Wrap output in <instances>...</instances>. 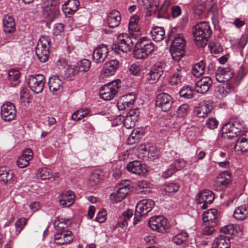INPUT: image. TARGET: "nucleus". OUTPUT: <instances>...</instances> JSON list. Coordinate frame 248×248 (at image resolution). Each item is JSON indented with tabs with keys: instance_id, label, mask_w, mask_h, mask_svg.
<instances>
[{
	"instance_id": "obj_1",
	"label": "nucleus",
	"mask_w": 248,
	"mask_h": 248,
	"mask_svg": "<svg viewBox=\"0 0 248 248\" xmlns=\"http://www.w3.org/2000/svg\"><path fill=\"white\" fill-rule=\"evenodd\" d=\"M168 39L172 41L170 48L172 58L175 61L179 62L184 54L186 41L184 35L178 32L177 29L174 27L169 33Z\"/></svg>"
},
{
	"instance_id": "obj_2",
	"label": "nucleus",
	"mask_w": 248,
	"mask_h": 248,
	"mask_svg": "<svg viewBox=\"0 0 248 248\" xmlns=\"http://www.w3.org/2000/svg\"><path fill=\"white\" fill-rule=\"evenodd\" d=\"M155 46L150 39L145 37L140 38L135 45L134 57L137 59H145L152 55Z\"/></svg>"
},
{
	"instance_id": "obj_3",
	"label": "nucleus",
	"mask_w": 248,
	"mask_h": 248,
	"mask_svg": "<svg viewBox=\"0 0 248 248\" xmlns=\"http://www.w3.org/2000/svg\"><path fill=\"white\" fill-rule=\"evenodd\" d=\"M212 33L209 23L207 22H201L194 27L193 35L196 45L199 47L205 46Z\"/></svg>"
},
{
	"instance_id": "obj_4",
	"label": "nucleus",
	"mask_w": 248,
	"mask_h": 248,
	"mask_svg": "<svg viewBox=\"0 0 248 248\" xmlns=\"http://www.w3.org/2000/svg\"><path fill=\"white\" fill-rule=\"evenodd\" d=\"M243 126L244 122L240 119H232L223 126L222 136L225 139H232L240 133Z\"/></svg>"
},
{
	"instance_id": "obj_5",
	"label": "nucleus",
	"mask_w": 248,
	"mask_h": 248,
	"mask_svg": "<svg viewBox=\"0 0 248 248\" xmlns=\"http://www.w3.org/2000/svg\"><path fill=\"white\" fill-rule=\"evenodd\" d=\"M155 204L154 201L152 199H143L139 202L136 206L133 224H138L140 221L142 217L146 216L152 210Z\"/></svg>"
},
{
	"instance_id": "obj_6",
	"label": "nucleus",
	"mask_w": 248,
	"mask_h": 248,
	"mask_svg": "<svg viewBox=\"0 0 248 248\" xmlns=\"http://www.w3.org/2000/svg\"><path fill=\"white\" fill-rule=\"evenodd\" d=\"M50 45L49 38L47 36H41L35 48L36 54L41 62H45L48 60Z\"/></svg>"
},
{
	"instance_id": "obj_7",
	"label": "nucleus",
	"mask_w": 248,
	"mask_h": 248,
	"mask_svg": "<svg viewBox=\"0 0 248 248\" xmlns=\"http://www.w3.org/2000/svg\"><path fill=\"white\" fill-rule=\"evenodd\" d=\"M132 47V41L129 35L126 33H120L117 36V42L113 44L112 49L127 53L131 51Z\"/></svg>"
},
{
	"instance_id": "obj_8",
	"label": "nucleus",
	"mask_w": 248,
	"mask_h": 248,
	"mask_svg": "<svg viewBox=\"0 0 248 248\" xmlns=\"http://www.w3.org/2000/svg\"><path fill=\"white\" fill-rule=\"evenodd\" d=\"M45 78L42 74L30 75L27 78V84L31 90L36 93H41L44 88Z\"/></svg>"
},
{
	"instance_id": "obj_9",
	"label": "nucleus",
	"mask_w": 248,
	"mask_h": 248,
	"mask_svg": "<svg viewBox=\"0 0 248 248\" xmlns=\"http://www.w3.org/2000/svg\"><path fill=\"white\" fill-rule=\"evenodd\" d=\"M120 80H113L105 84L100 91V96L105 100H110L114 98L117 93Z\"/></svg>"
},
{
	"instance_id": "obj_10",
	"label": "nucleus",
	"mask_w": 248,
	"mask_h": 248,
	"mask_svg": "<svg viewBox=\"0 0 248 248\" xmlns=\"http://www.w3.org/2000/svg\"><path fill=\"white\" fill-rule=\"evenodd\" d=\"M148 225L153 230L161 233L166 232L169 226L167 219L161 216L151 217L148 221Z\"/></svg>"
},
{
	"instance_id": "obj_11",
	"label": "nucleus",
	"mask_w": 248,
	"mask_h": 248,
	"mask_svg": "<svg viewBox=\"0 0 248 248\" xmlns=\"http://www.w3.org/2000/svg\"><path fill=\"white\" fill-rule=\"evenodd\" d=\"M130 182L125 180L119 184V187L116 193L111 194V200L118 202L124 199L129 191Z\"/></svg>"
},
{
	"instance_id": "obj_12",
	"label": "nucleus",
	"mask_w": 248,
	"mask_h": 248,
	"mask_svg": "<svg viewBox=\"0 0 248 248\" xmlns=\"http://www.w3.org/2000/svg\"><path fill=\"white\" fill-rule=\"evenodd\" d=\"M172 98L167 93L158 94L156 98L155 105L163 111H169L172 104Z\"/></svg>"
},
{
	"instance_id": "obj_13",
	"label": "nucleus",
	"mask_w": 248,
	"mask_h": 248,
	"mask_svg": "<svg viewBox=\"0 0 248 248\" xmlns=\"http://www.w3.org/2000/svg\"><path fill=\"white\" fill-rule=\"evenodd\" d=\"M215 199L214 193L209 190H204L198 193L197 200L199 204H202L201 208L205 209Z\"/></svg>"
},
{
	"instance_id": "obj_14",
	"label": "nucleus",
	"mask_w": 248,
	"mask_h": 248,
	"mask_svg": "<svg viewBox=\"0 0 248 248\" xmlns=\"http://www.w3.org/2000/svg\"><path fill=\"white\" fill-rule=\"evenodd\" d=\"M126 168L129 172L140 176H144L147 172L145 167L138 160L129 162Z\"/></svg>"
},
{
	"instance_id": "obj_15",
	"label": "nucleus",
	"mask_w": 248,
	"mask_h": 248,
	"mask_svg": "<svg viewBox=\"0 0 248 248\" xmlns=\"http://www.w3.org/2000/svg\"><path fill=\"white\" fill-rule=\"evenodd\" d=\"M108 54V49L106 45L102 44L97 46L93 53V60L97 63L103 62Z\"/></svg>"
},
{
	"instance_id": "obj_16",
	"label": "nucleus",
	"mask_w": 248,
	"mask_h": 248,
	"mask_svg": "<svg viewBox=\"0 0 248 248\" xmlns=\"http://www.w3.org/2000/svg\"><path fill=\"white\" fill-rule=\"evenodd\" d=\"M185 68L178 66L170 77L169 83L171 86L181 85L186 79Z\"/></svg>"
},
{
	"instance_id": "obj_17",
	"label": "nucleus",
	"mask_w": 248,
	"mask_h": 248,
	"mask_svg": "<svg viewBox=\"0 0 248 248\" xmlns=\"http://www.w3.org/2000/svg\"><path fill=\"white\" fill-rule=\"evenodd\" d=\"M2 118L5 121H10L15 119L16 115V110L14 105L7 102L2 105L1 109Z\"/></svg>"
},
{
	"instance_id": "obj_18",
	"label": "nucleus",
	"mask_w": 248,
	"mask_h": 248,
	"mask_svg": "<svg viewBox=\"0 0 248 248\" xmlns=\"http://www.w3.org/2000/svg\"><path fill=\"white\" fill-rule=\"evenodd\" d=\"M140 115L138 108L130 110L124 120V125L127 129H130L135 126L136 122L138 121Z\"/></svg>"
},
{
	"instance_id": "obj_19",
	"label": "nucleus",
	"mask_w": 248,
	"mask_h": 248,
	"mask_svg": "<svg viewBox=\"0 0 248 248\" xmlns=\"http://www.w3.org/2000/svg\"><path fill=\"white\" fill-rule=\"evenodd\" d=\"M119 66V62L115 59L106 62L102 69L101 75H104V77H108L114 75Z\"/></svg>"
},
{
	"instance_id": "obj_20",
	"label": "nucleus",
	"mask_w": 248,
	"mask_h": 248,
	"mask_svg": "<svg viewBox=\"0 0 248 248\" xmlns=\"http://www.w3.org/2000/svg\"><path fill=\"white\" fill-rule=\"evenodd\" d=\"M63 81L57 76H52L48 80L49 90L53 94H57L63 89Z\"/></svg>"
},
{
	"instance_id": "obj_21",
	"label": "nucleus",
	"mask_w": 248,
	"mask_h": 248,
	"mask_svg": "<svg viewBox=\"0 0 248 248\" xmlns=\"http://www.w3.org/2000/svg\"><path fill=\"white\" fill-rule=\"evenodd\" d=\"M212 85V80L209 77H204L196 83V90L201 93L207 92Z\"/></svg>"
},
{
	"instance_id": "obj_22",
	"label": "nucleus",
	"mask_w": 248,
	"mask_h": 248,
	"mask_svg": "<svg viewBox=\"0 0 248 248\" xmlns=\"http://www.w3.org/2000/svg\"><path fill=\"white\" fill-rule=\"evenodd\" d=\"M75 196L73 191L68 190L63 192L59 197V203L63 207L72 205L75 202Z\"/></svg>"
},
{
	"instance_id": "obj_23",
	"label": "nucleus",
	"mask_w": 248,
	"mask_h": 248,
	"mask_svg": "<svg viewBox=\"0 0 248 248\" xmlns=\"http://www.w3.org/2000/svg\"><path fill=\"white\" fill-rule=\"evenodd\" d=\"M73 240L72 232L70 231L56 233L54 236V241L59 245H64L70 243Z\"/></svg>"
},
{
	"instance_id": "obj_24",
	"label": "nucleus",
	"mask_w": 248,
	"mask_h": 248,
	"mask_svg": "<svg viewBox=\"0 0 248 248\" xmlns=\"http://www.w3.org/2000/svg\"><path fill=\"white\" fill-rule=\"evenodd\" d=\"M43 16L48 18L46 23H50L55 18H57L60 14V11L57 6L43 7Z\"/></svg>"
},
{
	"instance_id": "obj_25",
	"label": "nucleus",
	"mask_w": 248,
	"mask_h": 248,
	"mask_svg": "<svg viewBox=\"0 0 248 248\" xmlns=\"http://www.w3.org/2000/svg\"><path fill=\"white\" fill-rule=\"evenodd\" d=\"M212 108V105L204 101L201 103L200 106L195 108L194 113L198 117L203 118L207 116Z\"/></svg>"
},
{
	"instance_id": "obj_26",
	"label": "nucleus",
	"mask_w": 248,
	"mask_h": 248,
	"mask_svg": "<svg viewBox=\"0 0 248 248\" xmlns=\"http://www.w3.org/2000/svg\"><path fill=\"white\" fill-rule=\"evenodd\" d=\"M121 17L120 13L117 10L112 11L108 16L107 23L110 28H114L119 26Z\"/></svg>"
},
{
	"instance_id": "obj_27",
	"label": "nucleus",
	"mask_w": 248,
	"mask_h": 248,
	"mask_svg": "<svg viewBox=\"0 0 248 248\" xmlns=\"http://www.w3.org/2000/svg\"><path fill=\"white\" fill-rule=\"evenodd\" d=\"M79 5L78 0H69L62 5V9L66 15H72L78 9Z\"/></svg>"
},
{
	"instance_id": "obj_28",
	"label": "nucleus",
	"mask_w": 248,
	"mask_h": 248,
	"mask_svg": "<svg viewBox=\"0 0 248 248\" xmlns=\"http://www.w3.org/2000/svg\"><path fill=\"white\" fill-rule=\"evenodd\" d=\"M3 27L5 33L14 32L16 31V25L13 17L9 15H5L3 20Z\"/></svg>"
},
{
	"instance_id": "obj_29",
	"label": "nucleus",
	"mask_w": 248,
	"mask_h": 248,
	"mask_svg": "<svg viewBox=\"0 0 248 248\" xmlns=\"http://www.w3.org/2000/svg\"><path fill=\"white\" fill-rule=\"evenodd\" d=\"M231 182V176L228 171H223L217 177V183L222 188L226 187Z\"/></svg>"
},
{
	"instance_id": "obj_30",
	"label": "nucleus",
	"mask_w": 248,
	"mask_h": 248,
	"mask_svg": "<svg viewBox=\"0 0 248 248\" xmlns=\"http://www.w3.org/2000/svg\"><path fill=\"white\" fill-rule=\"evenodd\" d=\"M233 217L237 220H243L248 217V204L236 208L233 214Z\"/></svg>"
},
{
	"instance_id": "obj_31",
	"label": "nucleus",
	"mask_w": 248,
	"mask_h": 248,
	"mask_svg": "<svg viewBox=\"0 0 248 248\" xmlns=\"http://www.w3.org/2000/svg\"><path fill=\"white\" fill-rule=\"evenodd\" d=\"M230 240L224 235L221 234L214 240L213 248H230Z\"/></svg>"
},
{
	"instance_id": "obj_32",
	"label": "nucleus",
	"mask_w": 248,
	"mask_h": 248,
	"mask_svg": "<svg viewBox=\"0 0 248 248\" xmlns=\"http://www.w3.org/2000/svg\"><path fill=\"white\" fill-rule=\"evenodd\" d=\"M152 185L145 180L138 181L137 183L136 189L139 193L148 194L152 189Z\"/></svg>"
},
{
	"instance_id": "obj_33",
	"label": "nucleus",
	"mask_w": 248,
	"mask_h": 248,
	"mask_svg": "<svg viewBox=\"0 0 248 248\" xmlns=\"http://www.w3.org/2000/svg\"><path fill=\"white\" fill-rule=\"evenodd\" d=\"M217 215L218 213L217 209H212L203 214L202 220L204 223H215Z\"/></svg>"
},
{
	"instance_id": "obj_34",
	"label": "nucleus",
	"mask_w": 248,
	"mask_h": 248,
	"mask_svg": "<svg viewBox=\"0 0 248 248\" xmlns=\"http://www.w3.org/2000/svg\"><path fill=\"white\" fill-rule=\"evenodd\" d=\"M152 39L156 42H159L163 40L165 36V31L162 27H155L151 31Z\"/></svg>"
},
{
	"instance_id": "obj_35",
	"label": "nucleus",
	"mask_w": 248,
	"mask_h": 248,
	"mask_svg": "<svg viewBox=\"0 0 248 248\" xmlns=\"http://www.w3.org/2000/svg\"><path fill=\"white\" fill-rule=\"evenodd\" d=\"M14 174L13 172L5 167L0 168V181L4 183H10L12 181Z\"/></svg>"
},
{
	"instance_id": "obj_36",
	"label": "nucleus",
	"mask_w": 248,
	"mask_h": 248,
	"mask_svg": "<svg viewBox=\"0 0 248 248\" xmlns=\"http://www.w3.org/2000/svg\"><path fill=\"white\" fill-rule=\"evenodd\" d=\"M139 20V16L137 15H135L130 17L128 24V30L130 34H132L134 32L139 31L140 28L138 25Z\"/></svg>"
},
{
	"instance_id": "obj_37",
	"label": "nucleus",
	"mask_w": 248,
	"mask_h": 248,
	"mask_svg": "<svg viewBox=\"0 0 248 248\" xmlns=\"http://www.w3.org/2000/svg\"><path fill=\"white\" fill-rule=\"evenodd\" d=\"M205 68V63L203 61H201L194 65L192 69V74L195 77L198 78L204 73Z\"/></svg>"
},
{
	"instance_id": "obj_38",
	"label": "nucleus",
	"mask_w": 248,
	"mask_h": 248,
	"mask_svg": "<svg viewBox=\"0 0 248 248\" xmlns=\"http://www.w3.org/2000/svg\"><path fill=\"white\" fill-rule=\"evenodd\" d=\"M179 188V186L175 183L166 184L162 186L161 191L163 193H173L177 192Z\"/></svg>"
},
{
	"instance_id": "obj_39",
	"label": "nucleus",
	"mask_w": 248,
	"mask_h": 248,
	"mask_svg": "<svg viewBox=\"0 0 248 248\" xmlns=\"http://www.w3.org/2000/svg\"><path fill=\"white\" fill-rule=\"evenodd\" d=\"M20 73L19 71L15 69H11L8 73V79L13 85H16L19 83V79Z\"/></svg>"
},
{
	"instance_id": "obj_40",
	"label": "nucleus",
	"mask_w": 248,
	"mask_h": 248,
	"mask_svg": "<svg viewBox=\"0 0 248 248\" xmlns=\"http://www.w3.org/2000/svg\"><path fill=\"white\" fill-rule=\"evenodd\" d=\"M234 149L236 151L247 152L248 151V141L239 137L236 141Z\"/></svg>"
},
{
	"instance_id": "obj_41",
	"label": "nucleus",
	"mask_w": 248,
	"mask_h": 248,
	"mask_svg": "<svg viewBox=\"0 0 248 248\" xmlns=\"http://www.w3.org/2000/svg\"><path fill=\"white\" fill-rule=\"evenodd\" d=\"M132 216V212L131 210H127L123 213L122 216L118 221L120 227L124 228L128 225V221Z\"/></svg>"
},
{
	"instance_id": "obj_42",
	"label": "nucleus",
	"mask_w": 248,
	"mask_h": 248,
	"mask_svg": "<svg viewBox=\"0 0 248 248\" xmlns=\"http://www.w3.org/2000/svg\"><path fill=\"white\" fill-rule=\"evenodd\" d=\"M237 228L238 227L234 225L229 224L221 227L220 232L225 234L236 235L238 233Z\"/></svg>"
},
{
	"instance_id": "obj_43",
	"label": "nucleus",
	"mask_w": 248,
	"mask_h": 248,
	"mask_svg": "<svg viewBox=\"0 0 248 248\" xmlns=\"http://www.w3.org/2000/svg\"><path fill=\"white\" fill-rule=\"evenodd\" d=\"M248 41V35L244 34L242 35L240 39L232 41V44L236 48H243L247 44Z\"/></svg>"
},
{
	"instance_id": "obj_44",
	"label": "nucleus",
	"mask_w": 248,
	"mask_h": 248,
	"mask_svg": "<svg viewBox=\"0 0 248 248\" xmlns=\"http://www.w3.org/2000/svg\"><path fill=\"white\" fill-rule=\"evenodd\" d=\"M76 66L79 73L83 74L89 70L91 66V62L88 60L83 59L78 62Z\"/></svg>"
},
{
	"instance_id": "obj_45",
	"label": "nucleus",
	"mask_w": 248,
	"mask_h": 248,
	"mask_svg": "<svg viewBox=\"0 0 248 248\" xmlns=\"http://www.w3.org/2000/svg\"><path fill=\"white\" fill-rule=\"evenodd\" d=\"M193 93V90L189 86H184L179 92L180 96L186 99L192 98Z\"/></svg>"
},
{
	"instance_id": "obj_46",
	"label": "nucleus",
	"mask_w": 248,
	"mask_h": 248,
	"mask_svg": "<svg viewBox=\"0 0 248 248\" xmlns=\"http://www.w3.org/2000/svg\"><path fill=\"white\" fill-rule=\"evenodd\" d=\"M70 219L64 218L56 219L54 223V225L57 230L64 229L67 226L71 224Z\"/></svg>"
},
{
	"instance_id": "obj_47",
	"label": "nucleus",
	"mask_w": 248,
	"mask_h": 248,
	"mask_svg": "<svg viewBox=\"0 0 248 248\" xmlns=\"http://www.w3.org/2000/svg\"><path fill=\"white\" fill-rule=\"evenodd\" d=\"M187 237L188 234L186 232H182L178 233L173 237V241L176 245H180L186 241Z\"/></svg>"
},
{
	"instance_id": "obj_48",
	"label": "nucleus",
	"mask_w": 248,
	"mask_h": 248,
	"mask_svg": "<svg viewBox=\"0 0 248 248\" xmlns=\"http://www.w3.org/2000/svg\"><path fill=\"white\" fill-rule=\"evenodd\" d=\"M142 135V133L138 129L133 130L128 139V144H132L138 141Z\"/></svg>"
},
{
	"instance_id": "obj_49",
	"label": "nucleus",
	"mask_w": 248,
	"mask_h": 248,
	"mask_svg": "<svg viewBox=\"0 0 248 248\" xmlns=\"http://www.w3.org/2000/svg\"><path fill=\"white\" fill-rule=\"evenodd\" d=\"M51 175V172L50 170L46 168L39 169L38 170V172L37 174V178L43 180L49 179Z\"/></svg>"
},
{
	"instance_id": "obj_50",
	"label": "nucleus",
	"mask_w": 248,
	"mask_h": 248,
	"mask_svg": "<svg viewBox=\"0 0 248 248\" xmlns=\"http://www.w3.org/2000/svg\"><path fill=\"white\" fill-rule=\"evenodd\" d=\"M28 219L24 217L18 219L15 223L16 235H18L27 223Z\"/></svg>"
},
{
	"instance_id": "obj_51",
	"label": "nucleus",
	"mask_w": 248,
	"mask_h": 248,
	"mask_svg": "<svg viewBox=\"0 0 248 248\" xmlns=\"http://www.w3.org/2000/svg\"><path fill=\"white\" fill-rule=\"evenodd\" d=\"M166 67L167 65L164 62H158L151 69L154 71L157 72L158 73L162 75L164 71L166 70Z\"/></svg>"
},
{
	"instance_id": "obj_52",
	"label": "nucleus",
	"mask_w": 248,
	"mask_h": 248,
	"mask_svg": "<svg viewBox=\"0 0 248 248\" xmlns=\"http://www.w3.org/2000/svg\"><path fill=\"white\" fill-rule=\"evenodd\" d=\"M101 179L100 174L97 172H94L90 176L88 185L91 186H96Z\"/></svg>"
},
{
	"instance_id": "obj_53",
	"label": "nucleus",
	"mask_w": 248,
	"mask_h": 248,
	"mask_svg": "<svg viewBox=\"0 0 248 248\" xmlns=\"http://www.w3.org/2000/svg\"><path fill=\"white\" fill-rule=\"evenodd\" d=\"M170 5V1L169 0L164 1V3L162 4L161 8L158 10L156 15L158 18H162L165 17V14L167 13L168 8Z\"/></svg>"
},
{
	"instance_id": "obj_54",
	"label": "nucleus",
	"mask_w": 248,
	"mask_h": 248,
	"mask_svg": "<svg viewBox=\"0 0 248 248\" xmlns=\"http://www.w3.org/2000/svg\"><path fill=\"white\" fill-rule=\"evenodd\" d=\"M79 73L77 66H69L65 71V76L72 79L73 78L78 74Z\"/></svg>"
},
{
	"instance_id": "obj_55",
	"label": "nucleus",
	"mask_w": 248,
	"mask_h": 248,
	"mask_svg": "<svg viewBox=\"0 0 248 248\" xmlns=\"http://www.w3.org/2000/svg\"><path fill=\"white\" fill-rule=\"evenodd\" d=\"M143 5L146 8H153V10L158 9V0H142Z\"/></svg>"
},
{
	"instance_id": "obj_56",
	"label": "nucleus",
	"mask_w": 248,
	"mask_h": 248,
	"mask_svg": "<svg viewBox=\"0 0 248 248\" xmlns=\"http://www.w3.org/2000/svg\"><path fill=\"white\" fill-rule=\"evenodd\" d=\"M121 98L123 99L122 101V103H127L132 107L135 100V96L133 93L127 94Z\"/></svg>"
},
{
	"instance_id": "obj_57",
	"label": "nucleus",
	"mask_w": 248,
	"mask_h": 248,
	"mask_svg": "<svg viewBox=\"0 0 248 248\" xmlns=\"http://www.w3.org/2000/svg\"><path fill=\"white\" fill-rule=\"evenodd\" d=\"M128 71L129 74L138 76L140 72V65L138 63H132L129 66Z\"/></svg>"
},
{
	"instance_id": "obj_58",
	"label": "nucleus",
	"mask_w": 248,
	"mask_h": 248,
	"mask_svg": "<svg viewBox=\"0 0 248 248\" xmlns=\"http://www.w3.org/2000/svg\"><path fill=\"white\" fill-rule=\"evenodd\" d=\"M186 165L184 160L182 159H178L175 160L171 165V167L175 170V171L182 170Z\"/></svg>"
},
{
	"instance_id": "obj_59",
	"label": "nucleus",
	"mask_w": 248,
	"mask_h": 248,
	"mask_svg": "<svg viewBox=\"0 0 248 248\" xmlns=\"http://www.w3.org/2000/svg\"><path fill=\"white\" fill-rule=\"evenodd\" d=\"M233 70L228 68V69H227L226 73V74H225V78H220V77H218V82H224L226 81H228L233 77Z\"/></svg>"
},
{
	"instance_id": "obj_60",
	"label": "nucleus",
	"mask_w": 248,
	"mask_h": 248,
	"mask_svg": "<svg viewBox=\"0 0 248 248\" xmlns=\"http://www.w3.org/2000/svg\"><path fill=\"white\" fill-rule=\"evenodd\" d=\"M188 111V106L186 104L181 105L177 111V115L179 117H183L186 115Z\"/></svg>"
},
{
	"instance_id": "obj_61",
	"label": "nucleus",
	"mask_w": 248,
	"mask_h": 248,
	"mask_svg": "<svg viewBox=\"0 0 248 248\" xmlns=\"http://www.w3.org/2000/svg\"><path fill=\"white\" fill-rule=\"evenodd\" d=\"M162 75L157 73V72L154 71L151 69L149 73L147 75V78L148 80L152 81V82H156Z\"/></svg>"
},
{
	"instance_id": "obj_62",
	"label": "nucleus",
	"mask_w": 248,
	"mask_h": 248,
	"mask_svg": "<svg viewBox=\"0 0 248 248\" xmlns=\"http://www.w3.org/2000/svg\"><path fill=\"white\" fill-rule=\"evenodd\" d=\"M215 231L214 225H209V223H204V228L202 230V234L204 235H211Z\"/></svg>"
},
{
	"instance_id": "obj_63",
	"label": "nucleus",
	"mask_w": 248,
	"mask_h": 248,
	"mask_svg": "<svg viewBox=\"0 0 248 248\" xmlns=\"http://www.w3.org/2000/svg\"><path fill=\"white\" fill-rule=\"evenodd\" d=\"M218 124V121L215 118H209L206 122V126L211 129L217 128Z\"/></svg>"
},
{
	"instance_id": "obj_64",
	"label": "nucleus",
	"mask_w": 248,
	"mask_h": 248,
	"mask_svg": "<svg viewBox=\"0 0 248 248\" xmlns=\"http://www.w3.org/2000/svg\"><path fill=\"white\" fill-rule=\"evenodd\" d=\"M195 15L200 16L205 11V6L202 4H196L193 7Z\"/></svg>"
}]
</instances>
